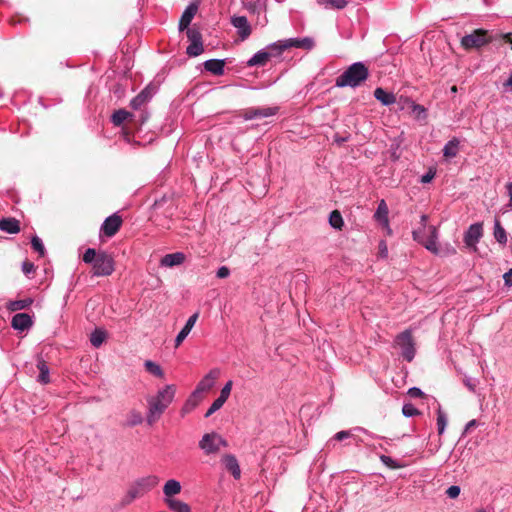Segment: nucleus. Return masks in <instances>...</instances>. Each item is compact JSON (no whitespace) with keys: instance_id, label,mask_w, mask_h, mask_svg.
<instances>
[{"instance_id":"1","label":"nucleus","mask_w":512,"mask_h":512,"mask_svg":"<svg viewBox=\"0 0 512 512\" xmlns=\"http://www.w3.org/2000/svg\"><path fill=\"white\" fill-rule=\"evenodd\" d=\"M175 393V385L169 384L158 390L156 395L147 398L148 411L146 421L149 425H153L159 420L164 411L173 402Z\"/></svg>"},{"instance_id":"2","label":"nucleus","mask_w":512,"mask_h":512,"mask_svg":"<svg viewBox=\"0 0 512 512\" xmlns=\"http://www.w3.org/2000/svg\"><path fill=\"white\" fill-rule=\"evenodd\" d=\"M368 77V67L363 62H355L336 78L335 86L356 88L365 82Z\"/></svg>"},{"instance_id":"3","label":"nucleus","mask_w":512,"mask_h":512,"mask_svg":"<svg viewBox=\"0 0 512 512\" xmlns=\"http://www.w3.org/2000/svg\"><path fill=\"white\" fill-rule=\"evenodd\" d=\"M159 482L157 476L149 475L137 479L128 489L126 495L122 499L123 505H129L135 499L142 497L144 494L153 489Z\"/></svg>"},{"instance_id":"4","label":"nucleus","mask_w":512,"mask_h":512,"mask_svg":"<svg viewBox=\"0 0 512 512\" xmlns=\"http://www.w3.org/2000/svg\"><path fill=\"white\" fill-rule=\"evenodd\" d=\"M227 446L228 442L216 432L204 434L199 441V448L206 455L216 454L221 448H226Z\"/></svg>"},{"instance_id":"5","label":"nucleus","mask_w":512,"mask_h":512,"mask_svg":"<svg viewBox=\"0 0 512 512\" xmlns=\"http://www.w3.org/2000/svg\"><path fill=\"white\" fill-rule=\"evenodd\" d=\"M314 40L310 37L304 38H289L285 40H280L275 43L269 45L270 49H278L277 54H281L284 50L289 48H302L306 50H311L314 47Z\"/></svg>"},{"instance_id":"6","label":"nucleus","mask_w":512,"mask_h":512,"mask_svg":"<svg viewBox=\"0 0 512 512\" xmlns=\"http://www.w3.org/2000/svg\"><path fill=\"white\" fill-rule=\"evenodd\" d=\"M395 344L401 349L405 360L411 362L414 359L416 351L411 330L407 329L398 334L395 338Z\"/></svg>"},{"instance_id":"7","label":"nucleus","mask_w":512,"mask_h":512,"mask_svg":"<svg viewBox=\"0 0 512 512\" xmlns=\"http://www.w3.org/2000/svg\"><path fill=\"white\" fill-rule=\"evenodd\" d=\"M92 266L94 276H109L114 272V259L110 254L101 251Z\"/></svg>"},{"instance_id":"8","label":"nucleus","mask_w":512,"mask_h":512,"mask_svg":"<svg viewBox=\"0 0 512 512\" xmlns=\"http://www.w3.org/2000/svg\"><path fill=\"white\" fill-rule=\"evenodd\" d=\"M488 42L487 31L483 29L474 30L471 34L465 35L461 39V45L467 50L480 48Z\"/></svg>"},{"instance_id":"9","label":"nucleus","mask_w":512,"mask_h":512,"mask_svg":"<svg viewBox=\"0 0 512 512\" xmlns=\"http://www.w3.org/2000/svg\"><path fill=\"white\" fill-rule=\"evenodd\" d=\"M187 37L190 44L187 46L186 53L192 57L199 56L203 52L201 33L196 29H188Z\"/></svg>"},{"instance_id":"10","label":"nucleus","mask_w":512,"mask_h":512,"mask_svg":"<svg viewBox=\"0 0 512 512\" xmlns=\"http://www.w3.org/2000/svg\"><path fill=\"white\" fill-rule=\"evenodd\" d=\"M483 236V226L481 223H474L469 226L464 234V243L473 251L477 250V243Z\"/></svg>"},{"instance_id":"11","label":"nucleus","mask_w":512,"mask_h":512,"mask_svg":"<svg viewBox=\"0 0 512 512\" xmlns=\"http://www.w3.org/2000/svg\"><path fill=\"white\" fill-rule=\"evenodd\" d=\"M219 374L220 370L217 368L210 370L197 384L193 396L209 391L214 386Z\"/></svg>"},{"instance_id":"12","label":"nucleus","mask_w":512,"mask_h":512,"mask_svg":"<svg viewBox=\"0 0 512 512\" xmlns=\"http://www.w3.org/2000/svg\"><path fill=\"white\" fill-rule=\"evenodd\" d=\"M278 107H258L246 109L243 113L245 120H253L259 118H267L274 116L278 112Z\"/></svg>"},{"instance_id":"13","label":"nucleus","mask_w":512,"mask_h":512,"mask_svg":"<svg viewBox=\"0 0 512 512\" xmlns=\"http://www.w3.org/2000/svg\"><path fill=\"white\" fill-rule=\"evenodd\" d=\"M278 49H270L269 46L266 49H262L255 53L247 62V65L252 66H264L267 61L277 54Z\"/></svg>"},{"instance_id":"14","label":"nucleus","mask_w":512,"mask_h":512,"mask_svg":"<svg viewBox=\"0 0 512 512\" xmlns=\"http://www.w3.org/2000/svg\"><path fill=\"white\" fill-rule=\"evenodd\" d=\"M122 219L117 214H113L105 219L101 226V231L107 237L114 236L120 229Z\"/></svg>"},{"instance_id":"15","label":"nucleus","mask_w":512,"mask_h":512,"mask_svg":"<svg viewBox=\"0 0 512 512\" xmlns=\"http://www.w3.org/2000/svg\"><path fill=\"white\" fill-rule=\"evenodd\" d=\"M224 467L232 474L234 479L238 480L241 477V469L237 458L232 454H225L221 458Z\"/></svg>"},{"instance_id":"16","label":"nucleus","mask_w":512,"mask_h":512,"mask_svg":"<svg viewBox=\"0 0 512 512\" xmlns=\"http://www.w3.org/2000/svg\"><path fill=\"white\" fill-rule=\"evenodd\" d=\"M231 23L238 30V34L242 40L247 39L251 34V27L245 16H233Z\"/></svg>"},{"instance_id":"17","label":"nucleus","mask_w":512,"mask_h":512,"mask_svg":"<svg viewBox=\"0 0 512 512\" xmlns=\"http://www.w3.org/2000/svg\"><path fill=\"white\" fill-rule=\"evenodd\" d=\"M428 231H429V236L427 238H424L423 242H421L420 244H422L427 250H429L433 254H438L439 249H438V244H437V239H438L437 228L435 226L431 225V226H428Z\"/></svg>"},{"instance_id":"18","label":"nucleus","mask_w":512,"mask_h":512,"mask_svg":"<svg viewBox=\"0 0 512 512\" xmlns=\"http://www.w3.org/2000/svg\"><path fill=\"white\" fill-rule=\"evenodd\" d=\"M33 324L32 318L26 313H18L13 316L11 325L15 330L25 331Z\"/></svg>"},{"instance_id":"19","label":"nucleus","mask_w":512,"mask_h":512,"mask_svg":"<svg viewBox=\"0 0 512 512\" xmlns=\"http://www.w3.org/2000/svg\"><path fill=\"white\" fill-rule=\"evenodd\" d=\"M181 484L178 480L169 479L163 486V494H164V502L167 499H174L175 495H178L181 492Z\"/></svg>"},{"instance_id":"20","label":"nucleus","mask_w":512,"mask_h":512,"mask_svg":"<svg viewBox=\"0 0 512 512\" xmlns=\"http://www.w3.org/2000/svg\"><path fill=\"white\" fill-rule=\"evenodd\" d=\"M185 254L182 252H175L166 254L164 257H162L160 263L161 266L164 267H173L181 265L185 261Z\"/></svg>"},{"instance_id":"21","label":"nucleus","mask_w":512,"mask_h":512,"mask_svg":"<svg viewBox=\"0 0 512 512\" xmlns=\"http://www.w3.org/2000/svg\"><path fill=\"white\" fill-rule=\"evenodd\" d=\"M196 12L197 6L194 4L189 5L185 9L179 21V30L183 31L184 29L188 28Z\"/></svg>"},{"instance_id":"22","label":"nucleus","mask_w":512,"mask_h":512,"mask_svg":"<svg viewBox=\"0 0 512 512\" xmlns=\"http://www.w3.org/2000/svg\"><path fill=\"white\" fill-rule=\"evenodd\" d=\"M374 97L384 106H390L396 102L395 95L391 92L385 91L381 87L374 90Z\"/></svg>"},{"instance_id":"23","label":"nucleus","mask_w":512,"mask_h":512,"mask_svg":"<svg viewBox=\"0 0 512 512\" xmlns=\"http://www.w3.org/2000/svg\"><path fill=\"white\" fill-rule=\"evenodd\" d=\"M224 67L225 62L221 59H209L204 62V68L217 76L223 75Z\"/></svg>"},{"instance_id":"24","label":"nucleus","mask_w":512,"mask_h":512,"mask_svg":"<svg viewBox=\"0 0 512 512\" xmlns=\"http://www.w3.org/2000/svg\"><path fill=\"white\" fill-rule=\"evenodd\" d=\"M152 97L151 90L147 87L144 90H142L136 97H134L130 105L133 109H139L141 108L146 102H148Z\"/></svg>"},{"instance_id":"25","label":"nucleus","mask_w":512,"mask_h":512,"mask_svg":"<svg viewBox=\"0 0 512 512\" xmlns=\"http://www.w3.org/2000/svg\"><path fill=\"white\" fill-rule=\"evenodd\" d=\"M0 229L4 232L14 234L20 231L19 221L14 218H5L0 221Z\"/></svg>"},{"instance_id":"26","label":"nucleus","mask_w":512,"mask_h":512,"mask_svg":"<svg viewBox=\"0 0 512 512\" xmlns=\"http://www.w3.org/2000/svg\"><path fill=\"white\" fill-rule=\"evenodd\" d=\"M165 504L173 512H191L190 506L178 499H167Z\"/></svg>"},{"instance_id":"27","label":"nucleus","mask_w":512,"mask_h":512,"mask_svg":"<svg viewBox=\"0 0 512 512\" xmlns=\"http://www.w3.org/2000/svg\"><path fill=\"white\" fill-rule=\"evenodd\" d=\"M374 217L384 226H388V207L384 200L379 202Z\"/></svg>"},{"instance_id":"28","label":"nucleus","mask_w":512,"mask_h":512,"mask_svg":"<svg viewBox=\"0 0 512 512\" xmlns=\"http://www.w3.org/2000/svg\"><path fill=\"white\" fill-rule=\"evenodd\" d=\"M420 224H421V227L418 228V229H415L413 232H412V236H413V239L418 242V243H421L423 242L424 240V232L426 229H428L427 227V221H428V216L423 214L421 215V219H420Z\"/></svg>"},{"instance_id":"29","label":"nucleus","mask_w":512,"mask_h":512,"mask_svg":"<svg viewBox=\"0 0 512 512\" xmlns=\"http://www.w3.org/2000/svg\"><path fill=\"white\" fill-rule=\"evenodd\" d=\"M33 303V300L31 298L21 299V300H14L9 301L7 303V309L9 311H18L28 308Z\"/></svg>"},{"instance_id":"30","label":"nucleus","mask_w":512,"mask_h":512,"mask_svg":"<svg viewBox=\"0 0 512 512\" xmlns=\"http://www.w3.org/2000/svg\"><path fill=\"white\" fill-rule=\"evenodd\" d=\"M37 368L39 370L38 381L43 384L49 383V367L47 366L46 362L40 359L37 363Z\"/></svg>"},{"instance_id":"31","label":"nucleus","mask_w":512,"mask_h":512,"mask_svg":"<svg viewBox=\"0 0 512 512\" xmlns=\"http://www.w3.org/2000/svg\"><path fill=\"white\" fill-rule=\"evenodd\" d=\"M494 237L496 241L502 245H505L507 243V233L505 229L501 226V223L498 219H496L494 223Z\"/></svg>"},{"instance_id":"32","label":"nucleus","mask_w":512,"mask_h":512,"mask_svg":"<svg viewBox=\"0 0 512 512\" xmlns=\"http://www.w3.org/2000/svg\"><path fill=\"white\" fill-rule=\"evenodd\" d=\"M458 145L459 141L455 138L448 141L443 148V155L448 158L455 157L458 153Z\"/></svg>"},{"instance_id":"33","label":"nucleus","mask_w":512,"mask_h":512,"mask_svg":"<svg viewBox=\"0 0 512 512\" xmlns=\"http://www.w3.org/2000/svg\"><path fill=\"white\" fill-rule=\"evenodd\" d=\"M144 367H145L146 371L148 373L152 374L153 376L158 377V378H164V372H163L162 368L160 367V365H158L154 361L146 360L144 362Z\"/></svg>"},{"instance_id":"34","label":"nucleus","mask_w":512,"mask_h":512,"mask_svg":"<svg viewBox=\"0 0 512 512\" xmlns=\"http://www.w3.org/2000/svg\"><path fill=\"white\" fill-rule=\"evenodd\" d=\"M106 332L102 329H95L92 333H91V336H90V342L91 344L98 348L100 347L103 342L105 341L106 339Z\"/></svg>"},{"instance_id":"35","label":"nucleus","mask_w":512,"mask_h":512,"mask_svg":"<svg viewBox=\"0 0 512 512\" xmlns=\"http://www.w3.org/2000/svg\"><path fill=\"white\" fill-rule=\"evenodd\" d=\"M132 117V114L124 109L117 110L112 115V122L115 126H120L128 118Z\"/></svg>"},{"instance_id":"36","label":"nucleus","mask_w":512,"mask_h":512,"mask_svg":"<svg viewBox=\"0 0 512 512\" xmlns=\"http://www.w3.org/2000/svg\"><path fill=\"white\" fill-rule=\"evenodd\" d=\"M143 422V416L139 411L131 410L126 419V425L129 427H134Z\"/></svg>"},{"instance_id":"37","label":"nucleus","mask_w":512,"mask_h":512,"mask_svg":"<svg viewBox=\"0 0 512 512\" xmlns=\"http://www.w3.org/2000/svg\"><path fill=\"white\" fill-rule=\"evenodd\" d=\"M447 426V416L441 407L437 410V430L438 434L442 435Z\"/></svg>"},{"instance_id":"38","label":"nucleus","mask_w":512,"mask_h":512,"mask_svg":"<svg viewBox=\"0 0 512 512\" xmlns=\"http://www.w3.org/2000/svg\"><path fill=\"white\" fill-rule=\"evenodd\" d=\"M319 5L325 6V7H333L336 9H344L348 1L347 0H317Z\"/></svg>"},{"instance_id":"39","label":"nucleus","mask_w":512,"mask_h":512,"mask_svg":"<svg viewBox=\"0 0 512 512\" xmlns=\"http://www.w3.org/2000/svg\"><path fill=\"white\" fill-rule=\"evenodd\" d=\"M329 223L333 228L341 229L343 226V218L339 211L334 210L330 213Z\"/></svg>"},{"instance_id":"40","label":"nucleus","mask_w":512,"mask_h":512,"mask_svg":"<svg viewBox=\"0 0 512 512\" xmlns=\"http://www.w3.org/2000/svg\"><path fill=\"white\" fill-rule=\"evenodd\" d=\"M198 318H199V312H195L194 314H192L186 321V323H185L184 327L181 329V331L186 333L187 335H189V333L195 326Z\"/></svg>"},{"instance_id":"41","label":"nucleus","mask_w":512,"mask_h":512,"mask_svg":"<svg viewBox=\"0 0 512 512\" xmlns=\"http://www.w3.org/2000/svg\"><path fill=\"white\" fill-rule=\"evenodd\" d=\"M225 402L226 400L222 399L221 397L215 399L214 402L209 407V409L207 410V412L205 413V417H210L213 413L218 411L224 405Z\"/></svg>"},{"instance_id":"42","label":"nucleus","mask_w":512,"mask_h":512,"mask_svg":"<svg viewBox=\"0 0 512 512\" xmlns=\"http://www.w3.org/2000/svg\"><path fill=\"white\" fill-rule=\"evenodd\" d=\"M402 413L405 417H414L420 414L419 410L413 404L410 403L403 405Z\"/></svg>"},{"instance_id":"43","label":"nucleus","mask_w":512,"mask_h":512,"mask_svg":"<svg viewBox=\"0 0 512 512\" xmlns=\"http://www.w3.org/2000/svg\"><path fill=\"white\" fill-rule=\"evenodd\" d=\"M31 245H32V248L37 251L39 253L40 256H44L45 254V248H44V245H43V242L42 240L37 237V236H34L31 240Z\"/></svg>"},{"instance_id":"44","label":"nucleus","mask_w":512,"mask_h":512,"mask_svg":"<svg viewBox=\"0 0 512 512\" xmlns=\"http://www.w3.org/2000/svg\"><path fill=\"white\" fill-rule=\"evenodd\" d=\"M98 253L93 248H88L83 254V261L85 263L94 264V261L97 258Z\"/></svg>"},{"instance_id":"45","label":"nucleus","mask_w":512,"mask_h":512,"mask_svg":"<svg viewBox=\"0 0 512 512\" xmlns=\"http://www.w3.org/2000/svg\"><path fill=\"white\" fill-rule=\"evenodd\" d=\"M232 386H233L232 380L227 381L225 383V385L222 387V389L220 391L219 397H221L222 399L227 401V399L230 396V393H231V390H232Z\"/></svg>"},{"instance_id":"46","label":"nucleus","mask_w":512,"mask_h":512,"mask_svg":"<svg viewBox=\"0 0 512 512\" xmlns=\"http://www.w3.org/2000/svg\"><path fill=\"white\" fill-rule=\"evenodd\" d=\"M380 460L381 462L386 465L387 467L389 468H392V469H396V468H399L400 466L397 464V462L392 459L391 457L389 456H386V455H381L380 456Z\"/></svg>"},{"instance_id":"47","label":"nucleus","mask_w":512,"mask_h":512,"mask_svg":"<svg viewBox=\"0 0 512 512\" xmlns=\"http://www.w3.org/2000/svg\"><path fill=\"white\" fill-rule=\"evenodd\" d=\"M412 112L416 114L417 118L426 116V109L419 104L412 103Z\"/></svg>"},{"instance_id":"48","label":"nucleus","mask_w":512,"mask_h":512,"mask_svg":"<svg viewBox=\"0 0 512 512\" xmlns=\"http://www.w3.org/2000/svg\"><path fill=\"white\" fill-rule=\"evenodd\" d=\"M22 271L26 276H29L30 274L34 273L35 266L32 262L24 261L22 264Z\"/></svg>"},{"instance_id":"49","label":"nucleus","mask_w":512,"mask_h":512,"mask_svg":"<svg viewBox=\"0 0 512 512\" xmlns=\"http://www.w3.org/2000/svg\"><path fill=\"white\" fill-rule=\"evenodd\" d=\"M446 494L449 498L454 499L459 496L460 487L457 485H452L447 489Z\"/></svg>"},{"instance_id":"50","label":"nucleus","mask_w":512,"mask_h":512,"mask_svg":"<svg viewBox=\"0 0 512 512\" xmlns=\"http://www.w3.org/2000/svg\"><path fill=\"white\" fill-rule=\"evenodd\" d=\"M230 275V270L227 266H221L216 272V276L220 279L227 278Z\"/></svg>"},{"instance_id":"51","label":"nucleus","mask_w":512,"mask_h":512,"mask_svg":"<svg viewBox=\"0 0 512 512\" xmlns=\"http://www.w3.org/2000/svg\"><path fill=\"white\" fill-rule=\"evenodd\" d=\"M408 395L410 397H413V398H420L423 396V392L420 388L418 387H412V388H409L408 390Z\"/></svg>"},{"instance_id":"52","label":"nucleus","mask_w":512,"mask_h":512,"mask_svg":"<svg viewBox=\"0 0 512 512\" xmlns=\"http://www.w3.org/2000/svg\"><path fill=\"white\" fill-rule=\"evenodd\" d=\"M435 176V172L432 170H429L427 173L421 176V183L426 184L432 181V179Z\"/></svg>"},{"instance_id":"53","label":"nucleus","mask_w":512,"mask_h":512,"mask_svg":"<svg viewBox=\"0 0 512 512\" xmlns=\"http://www.w3.org/2000/svg\"><path fill=\"white\" fill-rule=\"evenodd\" d=\"M348 437H350V432L345 430L339 431L334 435V439L337 441H342Z\"/></svg>"},{"instance_id":"54","label":"nucleus","mask_w":512,"mask_h":512,"mask_svg":"<svg viewBox=\"0 0 512 512\" xmlns=\"http://www.w3.org/2000/svg\"><path fill=\"white\" fill-rule=\"evenodd\" d=\"M379 253L383 258H386L388 256V248L385 241H381L379 243Z\"/></svg>"},{"instance_id":"55","label":"nucleus","mask_w":512,"mask_h":512,"mask_svg":"<svg viewBox=\"0 0 512 512\" xmlns=\"http://www.w3.org/2000/svg\"><path fill=\"white\" fill-rule=\"evenodd\" d=\"M188 335L180 330L175 338V347H179Z\"/></svg>"},{"instance_id":"56","label":"nucleus","mask_w":512,"mask_h":512,"mask_svg":"<svg viewBox=\"0 0 512 512\" xmlns=\"http://www.w3.org/2000/svg\"><path fill=\"white\" fill-rule=\"evenodd\" d=\"M503 279L506 286H512V269L503 275Z\"/></svg>"},{"instance_id":"57","label":"nucleus","mask_w":512,"mask_h":512,"mask_svg":"<svg viewBox=\"0 0 512 512\" xmlns=\"http://www.w3.org/2000/svg\"><path fill=\"white\" fill-rule=\"evenodd\" d=\"M195 405L196 403H192L191 400L189 399L182 408V414L184 415L186 413H189L194 408Z\"/></svg>"},{"instance_id":"58","label":"nucleus","mask_w":512,"mask_h":512,"mask_svg":"<svg viewBox=\"0 0 512 512\" xmlns=\"http://www.w3.org/2000/svg\"><path fill=\"white\" fill-rule=\"evenodd\" d=\"M506 190H507V193L509 195V203H508V207L509 208H512V182H508L506 183Z\"/></svg>"},{"instance_id":"59","label":"nucleus","mask_w":512,"mask_h":512,"mask_svg":"<svg viewBox=\"0 0 512 512\" xmlns=\"http://www.w3.org/2000/svg\"><path fill=\"white\" fill-rule=\"evenodd\" d=\"M505 89L512 88V73L509 78L503 83Z\"/></svg>"},{"instance_id":"60","label":"nucleus","mask_w":512,"mask_h":512,"mask_svg":"<svg viewBox=\"0 0 512 512\" xmlns=\"http://www.w3.org/2000/svg\"><path fill=\"white\" fill-rule=\"evenodd\" d=\"M503 38H504L505 42H507L511 45V48H512V33L504 34Z\"/></svg>"},{"instance_id":"61","label":"nucleus","mask_w":512,"mask_h":512,"mask_svg":"<svg viewBox=\"0 0 512 512\" xmlns=\"http://www.w3.org/2000/svg\"><path fill=\"white\" fill-rule=\"evenodd\" d=\"M465 385L469 388L470 391L474 392L475 391V385L471 383V381L469 379H467L465 381Z\"/></svg>"},{"instance_id":"62","label":"nucleus","mask_w":512,"mask_h":512,"mask_svg":"<svg viewBox=\"0 0 512 512\" xmlns=\"http://www.w3.org/2000/svg\"><path fill=\"white\" fill-rule=\"evenodd\" d=\"M475 423H476L475 420H471L470 422L467 423L466 429H469L470 427H473L475 425Z\"/></svg>"},{"instance_id":"63","label":"nucleus","mask_w":512,"mask_h":512,"mask_svg":"<svg viewBox=\"0 0 512 512\" xmlns=\"http://www.w3.org/2000/svg\"><path fill=\"white\" fill-rule=\"evenodd\" d=\"M451 91H452V92H456V91H457L456 86H453V87L451 88Z\"/></svg>"}]
</instances>
